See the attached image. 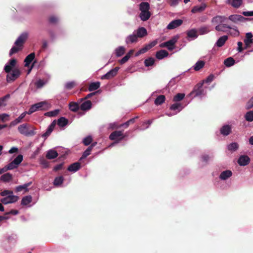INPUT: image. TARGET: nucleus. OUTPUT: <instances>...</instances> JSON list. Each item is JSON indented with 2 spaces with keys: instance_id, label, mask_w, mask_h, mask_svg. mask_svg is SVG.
Returning <instances> with one entry per match:
<instances>
[{
  "instance_id": "obj_27",
  "label": "nucleus",
  "mask_w": 253,
  "mask_h": 253,
  "mask_svg": "<svg viewBox=\"0 0 253 253\" xmlns=\"http://www.w3.org/2000/svg\"><path fill=\"white\" fill-rule=\"evenodd\" d=\"M32 183V182H29L23 185L18 186L16 187L15 191L18 192L24 190L25 192H28L29 191L28 187L30 186Z\"/></svg>"
},
{
  "instance_id": "obj_30",
  "label": "nucleus",
  "mask_w": 253,
  "mask_h": 253,
  "mask_svg": "<svg viewBox=\"0 0 253 253\" xmlns=\"http://www.w3.org/2000/svg\"><path fill=\"white\" fill-rule=\"evenodd\" d=\"M215 29L217 31L226 32L227 29H231V27L225 24H220L216 25Z\"/></svg>"
},
{
  "instance_id": "obj_46",
  "label": "nucleus",
  "mask_w": 253,
  "mask_h": 253,
  "mask_svg": "<svg viewBox=\"0 0 253 253\" xmlns=\"http://www.w3.org/2000/svg\"><path fill=\"white\" fill-rule=\"evenodd\" d=\"M210 31V27L209 26H204L201 27L199 29V33L200 35H204L208 33Z\"/></svg>"
},
{
  "instance_id": "obj_57",
  "label": "nucleus",
  "mask_w": 253,
  "mask_h": 253,
  "mask_svg": "<svg viewBox=\"0 0 253 253\" xmlns=\"http://www.w3.org/2000/svg\"><path fill=\"white\" fill-rule=\"evenodd\" d=\"M150 49L148 48V46L146 45L144 47L140 49L136 53V56H138L141 54H143L147 51Z\"/></svg>"
},
{
  "instance_id": "obj_40",
  "label": "nucleus",
  "mask_w": 253,
  "mask_h": 253,
  "mask_svg": "<svg viewBox=\"0 0 253 253\" xmlns=\"http://www.w3.org/2000/svg\"><path fill=\"white\" fill-rule=\"evenodd\" d=\"M32 198L31 196H26L24 197L22 200L21 204L23 206H26L32 202Z\"/></svg>"
},
{
  "instance_id": "obj_45",
  "label": "nucleus",
  "mask_w": 253,
  "mask_h": 253,
  "mask_svg": "<svg viewBox=\"0 0 253 253\" xmlns=\"http://www.w3.org/2000/svg\"><path fill=\"white\" fill-rule=\"evenodd\" d=\"M64 181V178L62 176L56 177L54 181V185L55 186H59L62 184Z\"/></svg>"
},
{
  "instance_id": "obj_13",
  "label": "nucleus",
  "mask_w": 253,
  "mask_h": 253,
  "mask_svg": "<svg viewBox=\"0 0 253 253\" xmlns=\"http://www.w3.org/2000/svg\"><path fill=\"white\" fill-rule=\"evenodd\" d=\"M179 38L178 36H174L171 39L166 42V47L169 50H172L174 48V44Z\"/></svg>"
},
{
  "instance_id": "obj_2",
  "label": "nucleus",
  "mask_w": 253,
  "mask_h": 253,
  "mask_svg": "<svg viewBox=\"0 0 253 253\" xmlns=\"http://www.w3.org/2000/svg\"><path fill=\"white\" fill-rule=\"evenodd\" d=\"M150 9V4L148 2H142L139 4V17L142 21H147L151 17Z\"/></svg>"
},
{
  "instance_id": "obj_44",
  "label": "nucleus",
  "mask_w": 253,
  "mask_h": 253,
  "mask_svg": "<svg viewBox=\"0 0 253 253\" xmlns=\"http://www.w3.org/2000/svg\"><path fill=\"white\" fill-rule=\"evenodd\" d=\"M187 35L191 39H196L197 37V31L195 29H192L187 31Z\"/></svg>"
},
{
  "instance_id": "obj_14",
  "label": "nucleus",
  "mask_w": 253,
  "mask_h": 253,
  "mask_svg": "<svg viewBox=\"0 0 253 253\" xmlns=\"http://www.w3.org/2000/svg\"><path fill=\"white\" fill-rule=\"evenodd\" d=\"M182 108H183V107H182L181 104H180V103L173 104L170 106V109L171 111H174V113H173L172 114L167 113V115L169 116H171L172 115L176 114L177 113L179 112L182 109Z\"/></svg>"
},
{
  "instance_id": "obj_43",
  "label": "nucleus",
  "mask_w": 253,
  "mask_h": 253,
  "mask_svg": "<svg viewBox=\"0 0 253 253\" xmlns=\"http://www.w3.org/2000/svg\"><path fill=\"white\" fill-rule=\"evenodd\" d=\"M235 62L232 57H229L224 60V64L226 67H229L234 65Z\"/></svg>"
},
{
  "instance_id": "obj_47",
  "label": "nucleus",
  "mask_w": 253,
  "mask_h": 253,
  "mask_svg": "<svg viewBox=\"0 0 253 253\" xmlns=\"http://www.w3.org/2000/svg\"><path fill=\"white\" fill-rule=\"evenodd\" d=\"M70 109L73 111L76 112L79 108V104L76 102H71L69 104Z\"/></svg>"
},
{
  "instance_id": "obj_4",
  "label": "nucleus",
  "mask_w": 253,
  "mask_h": 253,
  "mask_svg": "<svg viewBox=\"0 0 253 253\" xmlns=\"http://www.w3.org/2000/svg\"><path fill=\"white\" fill-rule=\"evenodd\" d=\"M203 84L200 83L196 86L190 94V95H193L194 97H200L202 98L205 96L206 94V90L203 87Z\"/></svg>"
},
{
  "instance_id": "obj_42",
  "label": "nucleus",
  "mask_w": 253,
  "mask_h": 253,
  "mask_svg": "<svg viewBox=\"0 0 253 253\" xmlns=\"http://www.w3.org/2000/svg\"><path fill=\"white\" fill-rule=\"evenodd\" d=\"M115 52L117 57H120L124 54L125 48L123 46H119L115 49Z\"/></svg>"
},
{
  "instance_id": "obj_50",
  "label": "nucleus",
  "mask_w": 253,
  "mask_h": 253,
  "mask_svg": "<svg viewBox=\"0 0 253 253\" xmlns=\"http://www.w3.org/2000/svg\"><path fill=\"white\" fill-rule=\"evenodd\" d=\"M185 96L184 93H178L175 95L173 97V101L175 102L179 101L182 100Z\"/></svg>"
},
{
  "instance_id": "obj_28",
  "label": "nucleus",
  "mask_w": 253,
  "mask_h": 253,
  "mask_svg": "<svg viewBox=\"0 0 253 253\" xmlns=\"http://www.w3.org/2000/svg\"><path fill=\"white\" fill-rule=\"evenodd\" d=\"M231 131V127L229 125H224L220 129L221 133L224 136L229 135Z\"/></svg>"
},
{
  "instance_id": "obj_52",
  "label": "nucleus",
  "mask_w": 253,
  "mask_h": 253,
  "mask_svg": "<svg viewBox=\"0 0 253 253\" xmlns=\"http://www.w3.org/2000/svg\"><path fill=\"white\" fill-rule=\"evenodd\" d=\"M155 62V60L153 58H149L145 60L144 63L146 67H149L152 66Z\"/></svg>"
},
{
  "instance_id": "obj_17",
  "label": "nucleus",
  "mask_w": 253,
  "mask_h": 253,
  "mask_svg": "<svg viewBox=\"0 0 253 253\" xmlns=\"http://www.w3.org/2000/svg\"><path fill=\"white\" fill-rule=\"evenodd\" d=\"M16 63V61L15 59H11L5 64L4 70L6 73H9L11 71L12 68L14 67Z\"/></svg>"
},
{
  "instance_id": "obj_23",
  "label": "nucleus",
  "mask_w": 253,
  "mask_h": 253,
  "mask_svg": "<svg viewBox=\"0 0 253 253\" xmlns=\"http://www.w3.org/2000/svg\"><path fill=\"white\" fill-rule=\"evenodd\" d=\"M56 124V122L55 121H53L52 123L48 126L46 132L42 135V136L45 138L48 137L53 131Z\"/></svg>"
},
{
  "instance_id": "obj_12",
  "label": "nucleus",
  "mask_w": 253,
  "mask_h": 253,
  "mask_svg": "<svg viewBox=\"0 0 253 253\" xmlns=\"http://www.w3.org/2000/svg\"><path fill=\"white\" fill-rule=\"evenodd\" d=\"M19 198L17 196L9 195L0 200L2 204L6 205L10 203H13L18 201Z\"/></svg>"
},
{
  "instance_id": "obj_33",
  "label": "nucleus",
  "mask_w": 253,
  "mask_h": 253,
  "mask_svg": "<svg viewBox=\"0 0 253 253\" xmlns=\"http://www.w3.org/2000/svg\"><path fill=\"white\" fill-rule=\"evenodd\" d=\"M228 39V37L227 36H223L219 38L217 41L216 42V45L218 47H221L223 46L226 41Z\"/></svg>"
},
{
  "instance_id": "obj_38",
  "label": "nucleus",
  "mask_w": 253,
  "mask_h": 253,
  "mask_svg": "<svg viewBox=\"0 0 253 253\" xmlns=\"http://www.w3.org/2000/svg\"><path fill=\"white\" fill-rule=\"evenodd\" d=\"M100 84L99 82L91 83L89 85L88 90L90 91L95 90L100 87Z\"/></svg>"
},
{
  "instance_id": "obj_35",
  "label": "nucleus",
  "mask_w": 253,
  "mask_h": 253,
  "mask_svg": "<svg viewBox=\"0 0 253 253\" xmlns=\"http://www.w3.org/2000/svg\"><path fill=\"white\" fill-rule=\"evenodd\" d=\"M205 62L202 60L198 61L193 66L195 71H199L204 67Z\"/></svg>"
},
{
  "instance_id": "obj_37",
  "label": "nucleus",
  "mask_w": 253,
  "mask_h": 253,
  "mask_svg": "<svg viewBox=\"0 0 253 253\" xmlns=\"http://www.w3.org/2000/svg\"><path fill=\"white\" fill-rule=\"evenodd\" d=\"M68 123V120L64 117H61L58 120L57 124L61 127H65Z\"/></svg>"
},
{
  "instance_id": "obj_34",
  "label": "nucleus",
  "mask_w": 253,
  "mask_h": 253,
  "mask_svg": "<svg viewBox=\"0 0 253 253\" xmlns=\"http://www.w3.org/2000/svg\"><path fill=\"white\" fill-rule=\"evenodd\" d=\"M35 58V53H31L28 55L24 60L25 66L27 67L29 66L31 62Z\"/></svg>"
},
{
  "instance_id": "obj_20",
  "label": "nucleus",
  "mask_w": 253,
  "mask_h": 253,
  "mask_svg": "<svg viewBox=\"0 0 253 253\" xmlns=\"http://www.w3.org/2000/svg\"><path fill=\"white\" fill-rule=\"evenodd\" d=\"M243 3L242 0H226V3L231 5L234 8H239Z\"/></svg>"
},
{
  "instance_id": "obj_10",
  "label": "nucleus",
  "mask_w": 253,
  "mask_h": 253,
  "mask_svg": "<svg viewBox=\"0 0 253 253\" xmlns=\"http://www.w3.org/2000/svg\"><path fill=\"white\" fill-rule=\"evenodd\" d=\"M228 19L235 24H238L241 22H244L247 19L241 15L233 14L228 17Z\"/></svg>"
},
{
  "instance_id": "obj_51",
  "label": "nucleus",
  "mask_w": 253,
  "mask_h": 253,
  "mask_svg": "<svg viewBox=\"0 0 253 253\" xmlns=\"http://www.w3.org/2000/svg\"><path fill=\"white\" fill-rule=\"evenodd\" d=\"M94 146V144H92L91 146L87 148V149L84 152L83 155L81 158H84L88 156L90 154L91 149Z\"/></svg>"
},
{
  "instance_id": "obj_29",
  "label": "nucleus",
  "mask_w": 253,
  "mask_h": 253,
  "mask_svg": "<svg viewBox=\"0 0 253 253\" xmlns=\"http://www.w3.org/2000/svg\"><path fill=\"white\" fill-rule=\"evenodd\" d=\"M91 102L90 101L87 100L83 102L80 106L82 110L86 111L91 108Z\"/></svg>"
},
{
  "instance_id": "obj_36",
  "label": "nucleus",
  "mask_w": 253,
  "mask_h": 253,
  "mask_svg": "<svg viewBox=\"0 0 253 253\" xmlns=\"http://www.w3.org/2000/svg\"><path fill=\"white\" fill-rule=\"evenodd\" d=\"M238 148L239 145L236 142H232L227 145L228 150L231 152H235L238 149Z\"/></svg>"
},
{
  "instance_id": "obj_15",
  "label": "nucleus",
  "mask_w": 253,
  "mask_h": 253,
  "mask_svg": "<svg viewBox=\"0 0 253 253\" xmlns=\"http://www.w3.org/2000/svg\"><path fill=\"white\" fill-rule=\"evenodd\" d=\"M138 41V37L136 34L133 32L132 34H130L126 37L125 41L126 44H129L133 43H136Z\"/></svg>"
},
{
  "instance_id": "obj_31",
  "label": "nucleus",
  "mask_w": 253,
  "mask_h": 253,
  "mask_svg": "<svg viewBox=\"0 0 253 253\" xmlns=\"http://www.w3.org/2000/svg\"><path fill=\"white\" fill-rule=\"evenodd\" d=\"M168 52L165 50H161L158 51L156 54V57L157 59L161 60L168 56Z\"/></svg>"
},
{
  "instance_id": "obj_39",
  "label": "nucleus",
  "mask_w": 253,
  "mask_h": 253,
  "mask_svg": "<svg viewBox=\"0 0 253 253\" xmlns=\"http://www.w3.org/2000/svg\"><path fill=\"white\" fill-rule=\"evenodd\" d=\"M27 114V112H24L23 113H22L19 117H18L17 119H16L15 120L11 122V125L13 126H15L17 124L20 123L21 122V120L25 117Z\"/></svg>"
},
{
  "instance_id": "obj_6",
  "label": "nucleus",
  "mask_w": 253,
  "mask_h": 253,
  "mask_svg": "<svg viewBox=\"0 0 253 253\" xmlns=\"http://www.w3.org/2000/svg\"><path fill=\"white\" fill-rule=\"evenodd\" d=\"M47 104V103L45 101H42L36 103L31 106L27 112V114L30 115L36 111L41 110L46 106Z\"/></svg>"
},
{
  "instance_id": "obj_53",
  "label": "nucleus",
  "mask_w": 253,
  "mask_h": 253,
  "mask_svg": "<svg viewBox=\"0 0 253 253\" xmlns=\"http://www.w3.org/2000/svg\"><path fill=\"white\" fill-rule=\"evenodd\" d=\"M230 31L231 35L234 36H238L240 34V32L237 29V27L232 28L231 29H229Z\"/></svg>"
},
{
  "instance_id": "obj_8",
  "label": "nucleus",
  "mask_w": 253,
  "mask_h": 253,
  "mask_svg": "<svg viewBox=\"0 0 253 253\" xmlns=\"http://www.w3.org/2000/svg\"><path fill=\"white\" fill-rule=\"evenodd\" d=\"M7 75L6 76V80L7 81L12 82L16 79L20 75V71L18 69H14L12 70V72H9V73H7Z\"/></svg>"
},
{
  "instance_id": "obj_32",
  "label": "nucleus",
  "mask_w": 253,
  "mask_h": 253,
  "mask_svg": "<svg viewBox=\"0 0 253 253\" xmlns=\"http://www.w3.org/2000/svg\"><path fill=\"white\" fill-rule=\"evenodd\" d=\"M12 179V175L10 173H6L0 176V179L4 182H8Z\"/></svg>"
},
{
  "instance_id": "obj_63",
  "label": "nucleus",
  "mask_w": 253,
  "mask_h": 253,
  "mask_svg": "<svg viewBox=\"0 0 253 253\" xmlns=\"http://www.w3.org/2000/svg\"><path fill=\"white\" fill-rule=\"evenodd\" d=\"M130 58L129 54H126L121 60H120V63L121 64L125 63Z\"/></svg>"
},
{
  "instance_id": "obj_59",
  "label": "nucleus",
  "mask_w": 253,
  "mask_h": 253,
  "mask_svg": "<svg viewBox=\"0 0 253 253\" xmlns=\"http://www.w3.org/2000/svg\"><path fill=\"white\" fill-rule=\"evenodd\" d=\"M40 164L43 168H47L49 166V162L47 161V159H40Z\"/></svg>"
},
{
  "instance_id": "obj_48",
  "label": "nucleus",
  "mask_w": 253,
  "mask_h": 253,
  "mask_svg": "<svg viewBox=\"0 0 253 253\" xmlns=\"http://www.w3.org/2000/svg\"><path fill=\"white\" fill-rule=\"evenodd\" d=\"M245 119L248 122L253 121V111H250L247 112L245 115Z\"/></svg>"
},
{
  "instance_id": "obj_11",
  "label": "nucleus",
  "mask_w": 253,
  "mask_h": 253,
  "mask_svg": "<svg viewBox=\"0 0 253 253\" xmlns=\"http://www.w3.org/2000/svg\"><path fill=\"white\" fill-rule=\"evenodd\" d=\"M119 69H120L119 67H116V68L110 70L106 74L100 77V79L102 80H104V79L109 80V79H110L113 78L117 75Z\"/></svg>"
},
{
  "instance_id": "obj_21",
  "label": "nucleus",
  "mask_w": 253,
  "mask_h": 253,
  "mask_svg": "<svg viewBox=\"0 0 253 253\" xmlns=\"http://www.w3.org/2000/svg\"><path fill=\"white\" fill-rule=\"evenodd\" d=\"M58 156L59 155L60 157H64L68 155L70 153V151L64 147L57 148Z\"/></svg>"
},
{
  "instance_id": "obj_49",
  "label": "nucleus",
  "mask_w": 253,
  "mask_h": 253,
  "mask_svg": "<svg viewBox=\"0 0 253 253\" xmlns=\"http://www.w3.org/2000/svg\"><path fill=\"white\" fill-rule=\"evenodd\" d=\"M250 159H238V164L242 166H245L250 163Z\"/></svg>"
},
{
  "instance_id": "obj_24",
  "label": "nucleus",
  "mask_w": 253,
  "mask_h": 253,
  "mask_svg": "<svg viewBox=\"0 0 253 253\" xmlns=\"http://www.w3.org/2000/svg\"><path fill=\"white\" fill-rule=\"evenodd\" d=\"M57 156V150L55 148L49 150L46 153V158H56Z\"/></svg>"
},
{
  "instance_id": "obj_1",
  "label": "nucleus",
  "mask_w": 253,
  "mask_h": 253,
  "mask_svg": "<svg viewBox=\"0 0 253 253\" xmlns=\"http://www.w3.org/2000/svg\"><path fill=\"white\" fill-rule=\"evenodd\" d=\"M28 37V33L24 32L22 33L17 38L14 42L13 46L9 51V55L11 56L13 54L17 53L22 48L23 44L26 41Z\"/></svg>"
},
{
  "instance_id": "obj_9",
  "label": "nucleus",
  "mask_w": 253,
  "mask_h": 253,
  "mask_svg": "<svg viewBox=\"0 0 253 253\" xmlns=\"http://www.w3.org/2000/svg\"><path fill=\"white\" fill-rule=\"evenodd\" d=\"M22 160L23 159H14L12 162L3 168L4 171L6 172L8 170H11L17 168Z\"/></svg>"
},
{
  "instance_id": "obj_61",
  "label": "nucleus",
  "mask_w": 253,
  "mask_h": 253,
  "mask_svg": "<svg viewBox=\"0 0 253 253\" xmlns=\"http://www.w3.org/2000/svg\"><path fill=\"white\" fill-rule=\"evenodd\" d=\"M9 97V95H7L4 97L0 98V107L5 106L6 104L5 103V99Z\"/></svg>"
},
{
  "instance_id": "obj_3",
  "label": "nucleus",
  "mask_w": 253,
  "mask_h": 253,
  "mask_svg": "<svg viewBox=\"0 0 253 253\" xmlns=\"http://www.w3.org/2000/svg\"><path fill=\"white\" fill-rule=\"evenodd\" d=\"M18 130L21 134L26 136H33L36 134L35 127L27 124L20 125Z\"/></svg>"
},
{
  "instance_id": "obj_26",
  "label": "nucleus",
  "mask_w": 253,
  "mask_h": 253,
  "mask_svg": "<svg viewBox=\"0 0 253 253\" xmlns=\"http://www.w3.org/2000/svg\"><path fill=\"white\" fill-rule=\"evenodd\" d=\"M81 168V163L79 162H75L70 165L67 169L72 172H76Z\"/></svg>"
},
{
  "instance_id": "obj_7",
  "label": "nucleus",
  "mask_w": 253,
  "mask_h": 253,
  "mask_svg": "<svg viewBox=\"0 0 253 253\" xmlns=\"http://www.w3.org/2000/svg\"><path fill=\"white\" fill-rule=\"evenodd\" d=\"M208 5L206 2H202L199 5L194 6L191 10L192 13H199L204 12L207 8Z\"/></svg>"
},
{
  "instance_id": "obj_41",
  "label": "nucleus",
  "mask_w": 253,
  "mask_h": 253,
  "mask_svg": "<svg viewBox=\"0 0 253 253\" xmlns=\"http://www.w3.org/2000/svg\"><path fill=\"white\" fill-rule=\"evenodd\" d=\"M166 98L164 95H161L158 96L155 100V104L156 105H160L163 103L165 101Z\"/></svg>"
},
{
  "instance_id": "obj_22",
  "label": "nucleus",
  "mask_w": 253,
  "mask_h": 253,
  "mask_svg": "<svg viewBox=\"0 0 253 253\" xmlns=\"http://www.w3.org/2000/svg\"><path fill=\"white\" fill-rule=\"evenodd\" d=\"M253 37L252 33L249 32L246 33V38L244 41L245 44V48L249 47L252 43Z\"/></svg>"
},
{
  "instance_id": "obj_54",
  "label": "nucleus",
  "mask_w": 253,
  "mask_h": 253,
  "mask_svg": "<svg viewBox=\"0 0 253 253\" xmlns=\"http://www.w3.org/2000/svg\"><path fill=\"white\" fill-rule=\"evenodd\" d=\"M75 85L76 83L74 81H72L67 83L65 85V87L67 89H71L73 88Z\"/></svg>"
},
{
  "instance_id": "obj_56",
  "label": "nucleus",
  "mask_w": 253,
  "mask_h": 253,
  "mask_svg": "<svg viewBox=\"0 0 253 253\" xmlns=\"http://www.w3.org/2000/svg\"><path fill=\"white\" fill-rule=\"evenodd\" d=\"M19 149L16 147H12L9 151L8 153L9 154H14V156H15V155H17V154H18L19 152Z\"/></svg>"
},
{
  "instance_id": "obj_18",
  "label": "nucleus",
  "mask_w": 253,
  "mask_h": 253,
  "mask_svg": "<svg viewBox=\"0 0 253 253\" xmlns=\"http://www.w3.org/2000/svg\"><path fill=\"white\" fill-rule=\"evenodd\" d=\"M226 17L223 16L217 15L213 17L211 19V23L214 25H220L221 23H223L225 20Z\"/></svg>"
},
{
  "instance_id": "obj_60",
  "label": "nucleus",
  "mask_w": 253,
  "mask_h": 253,
  "mask_svg": "<svg viewBox=\"0 0 253 253\" xmlns=\"http://www.w3.org/2000/svg\"><path fill=\"white\" fill-rule=\"evenodd\" d=\"M42 146H43V143L41 144L40 145V146L37 148V149L33 153V157H35L38 155V154L40 153V152L42 150Z\"/></svg>"
},
{
  "instance_id": "obj_19",
  "label": "nucleus",
  "mask_w": 253,
  "mask_h": 253,
  "mask_svg": "<svg viewBox=\"0 0 253 253\" xmlns=\"http://www.w3.org/2000/svg\"><path fill=\"white\" fill-rule=\"evenodd\" d=\"M182 21L180 19L174 20L170 22L167 26L168 29H173L181 25Z\"/></svg>"
},
{
  "instance_id": "obj_62",
  "label": "nucleus",
  "mask_w": 253,
  "mask_h": 253,
  "mask_svg": "<svg viewBox=\"0 0 253 253\" xmlns=\"http://www.w3.org/2000/svg\"><path fill=\"white\" fill-rule=\"evenodd\" d=\"M45 84L46 82H44L43 80L40 79L35 84L38 88H41Z\"/></svg>"
},
{
  "instance_id": "obj_16",
  "label": "nucleus",
  "mask_w": 253,
  "mask_h": 253,
  "mask_svg": "<svg viewBox=\"0 0 253 253\" xmlns=\"http://www.w3.org/2000/svg\"><path fill=\"white\" fill-rule=\"evenodd\" d=\"M138 38H142L147 35V31L144 27H139L137 30L133 31Z\"/></svg>"
},
{
  "instance_id": "obj_58",
  "label": "nucleus",
  "mask_w": 253,
  "mask_h": 253,
  "mask_svg": "<svg viewBox=\"0 0 253 253\" xmlns=\"http://www.w3.org/2000/svg\"><path fill=\"white\" fill-rule=\"evenodd\" d=\"M150 49L148 48V46L146 45L144 47L140 49L136 53V56H138L141 54H143L147 51Z\"/></svg>"
},
{
  "instance_id": "obj_55",
  "label": "nucleus",
  "mask_w": 253,
  "mask_h": 253,
  "mask_svg": "<svg viewBox=\"0 0 253 253\" xmlns=\"http://www.w3.org/2000/svg\"><path fill=\"white\" fill-rule=\"evenodd\" d=\"M92 137L91 136L89 135L85 137L83 139V143L85 145H89L92 141Z\"/></svg>"
},
{
  "instance_id": "obj_64",
  "label": "nucleus",
  "mask_w": 253,
  "mask_h": 253,
  "mask_svg": "<svg viewBox=\"0 0 253 253\" xmlns=\"http://www.w3.org/2000/svg\"><path fill=\"white\" fill-rule=\"evenodd\" d=\"M253 107V96L250 99L247 104V108L248 109Z\"/></svg>"
},
{
  "instance_id": "obj_25",
  "label": "nucleus",
  "mask_w": 253,
  "mask_h": 253,
  "mask_svg": "<svg viewBox=\"0 0 253 253\" xmlns=\"http://www.w3.org/2000/svg\"><path fill=\"white\" fill-rule=\"evenodd\" d=\"M232 175V172L230 170H226L221 172L219 178L221 180H226Z\"/></svg>"
},
{
  "instance_id": "obj_5",
  "label": "nucleus",
  "mask_w": 253,
  "mask_h": 253,
  "mask_svg": "<svg viewBox=\"0 0 253 253\" xmlns=\"http://www.w3.org/2000/svg\"><path fill=\"white\" fill-rule=\"evenodd\" d=\"M125 137L122 131L117 130L113 132L109 135V138L115 141V143H118Z\"/></svg>"
}]
</instances>
